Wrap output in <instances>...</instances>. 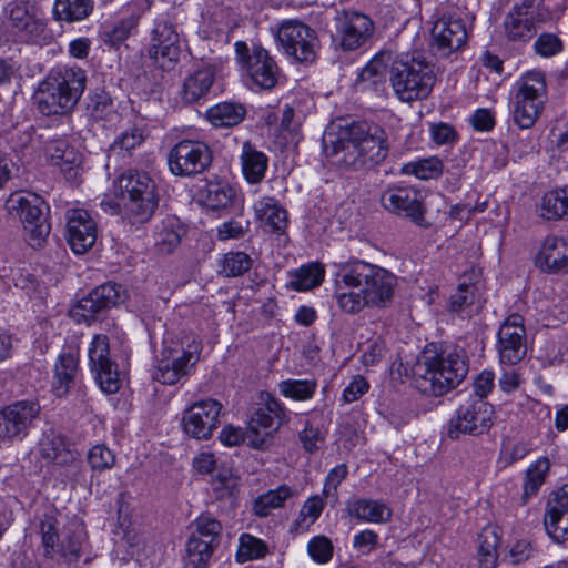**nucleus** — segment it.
<instances>
[{
    "mask_svg": "<svg viewBox=\"0 0 568 568\" xmlns=\"http://www.w3.org/2000/svg\"><path fill=\"white\" fill-rule=\"evenodd\" d=\"M397 284L396 276L375 264L354 260L338 266L334 281V298L338 307L356 314L365 307H386Z\"/></svg>",
    "mask_w": 568,
    "mask_h": 568,
    "instance_id": "obj_1",
    "label": "nucleus"
},
{
    "mask_svg": "<svg viewBox=\"0 0 568 568\" xmlns=\"http://www.w3.org/2000/svg\"><path fill=\"white\" fill-rule=\"evenodd\" d=\"M325 153L338 156L337 162L356 170L372 169L388 154L385 131L376 124L353 122L341 129L339 134L328 133L323 139Z\"/></svg>",
    "mask_w": 568,
    "mask_h": 568,
    "instance_id": "obj_2",
    "label": "nucleus"
},
{
    "mask_svg": "<svg viewBox=\"0 0 568 568\" xmlns=\"http://www.w3.org/2000/svg\"><path fill=\"white\" fill-rule=\"evenodd\" d=\"M468 365L463 353L442 355L424 353L413 367L417 390L428 396H442L457 387L466 377Z\"/></svg>",
    "mask_w": 568,
    "mask_h": 568,
    "instance_id": "obj_3",
    "label": "nucleus"
},
{
    "mask_svg": "<svg viewBox=\"0 0 568 568\" xmlns=\"http://www.w3.org/2000/svg\"><path fill=\"white\" fill-rule=\"evenodd\" d=\"M87 82L80 68H64L43 80L33 95L34 104L43 115L65 114L79 102Z\"/></svg>",
    "mask_w": 568,
    "mask_h": 568,
    "instance_id": "obj_4",
    "label": "nucleus"
},
{
    "mask_svg": "<svg viewBox=\"0 0 568 568\" xmlns=\"http://www.w3.org/2000/svg\"><path fill=\"white\" fill-rule=\"evenodd\" d=\"M115 196L119 203L116 206L131 223L143 224L148 222L158 207V194L155 182L145 172L128 170L122 173L115 182Z\"/></svg>",
    "mask_w": 568,
    "mask_h": 568,
    "instance_id": "obj_5",
    "label": "nucleus"
},
{
    "mask_svg": "<svg viewBox=\"0 0 568 568\" xmlns=\"http://www.w3.org/2000/svg\"><path fill=\"white\" fill-rule=\"evenodd\" d=\"M201 351L202 344L194 335L180 339L166 336L152 371L153 379L164 385L178 383L196 364Z\"/></svg>",
    "mask_w": 568,
    "mask_h": 568,
    "instance_id": "obj_6",
    "label": "nucleus"
},
{
    "mask_svg": "<svg viewBox=\"0 0 568 568\" xmlns=\"http://www.w3.org/2000/svg\"><path fill=\"white\" fill-rule=\"evenodd\" d=\"M388 80L396 98L406 103L426 99L435 84L433 68L415 58H397L388 70Z\"/></svg>",
    "mask_w": 568,
    "mask_h": 568,
    "instance_id": "obj_7",
    "label": "nucleus"
},
{
    "mask_svg": "<svg viewBox=\"0 0 568 568\" xmlns=\"http://www.w3.org/2000/svg\"><path fill=\"white\" fill-rule=\"evenodd\" d=\"M511 116L520 129H530L541 115L547 101V84L541 71H529L517 81Z\"/></svg>",
    "mask_w": 568,
    "mask_h": 568,
    "instance_id": "obj_8",
    "label": "nucleus"
},
{
    "mask_svg": "<svg viewBox=\"0 0 568 568\" xmlns=\"http://www.w3.org/2000/svg\"><path fill=\"white\" fill-rule=\"evenodd\" d=\"M7 210L11 215L20 219L24 230L29 234V244L39 247L50 233V223L44 201L33 193H12L6 202Z\"/></svg>",
    "mask_w": 568,
    "mask_h": 568,
    "instance_id": "obj_9",
    "label": "nucleus"
},
{
    "mask_svg": "<svg viewBox=\"0 0 568 568\" xmlns=\"http://www.w3.org/2000/svg\"><path fill=\"white\" fill-rule=\"evenodd\" d=\"M40 534L45 555L52 556L58 552L68 562L79 559L85 538L84 527L81 523L70 521L58 534L57 520L51 516H44L40 521Z\"/></svg>",
    "mask_w": 568,
    "mask_h": 568,
    "instance_id": "obj_10",
    "label": "nucleus"
},
{
    "mask_svg": "<svg viewBox=\"0 0 568 568\" xmlns=\"http://www.w3.org/2000/svg\"><path fill=\"white\" fill-rule=\"evenodd\" d=\"M262 406L252 414L247 428L246 438L254 448H263L268 444L273 434L286 422L287 414L282 403L270 394H262Z\"/></svg>",
    "mask_w": 568,
    "mask_h": 568,
    "instance_id": "obj_11",
    "label": "nucleus"
},
{
    "mask_svg": "<svg viewBox=\"0 0 568 568\" xmlns=\"http://www.w3.org/2000/svg\"><path fill=\"white\" fill-rule=\"evenodd\" d=\"M212 163V150L203 141L184 139L174 144L168 154V165L176 176H195Z\"/></svg>",
    "mask_w": 568,
    "mask_h": 568,
    "instance_id": "obj_12",
    "label": "nucleus"
},
{
    "mask_svg": "<svg viewBox=\"0 0 568 568\" xmlns=\"http://www.w3.org/2000/svg\"><path fill=\"white\" fill-rule=\"evenodd\" d=\"M493 406L481 398H469L462 404L447 426V436L458 439L462 435L478 436L493 425Z\"/></svg>",
    "mask_w": 568,
    "mask_h": 568,
    "instance_id": "obj_13",
    "label": "nucleus"
},
{
    "mask_svg": "<svg viewBox=\"0 0 568 568\" xmlns=\"http://www.w3.org/2000/svg\"><path fill=\"white\" fill-rule=\"evenodd\" d=\"M186 542L185 568H205L217 546L222 525L211 516L202 515L193 523Z\"/></svg>",
    "mask_w": 568,
    "mask_h": 568,
    "instance_id": "obj_14",
    "label": "nucleus"
},
{
    "mask_svg": "<svg viewBox=\"0 0 568 568\" xmlns=\"http://www.w3.org/2000/svg\"><path fill=\"white\" fill-rule=\"evenodd\" d=\"M235 52L239 62L254 85L263 90H271L278 83L281 71L267 50L254 47L250 52L245 42L237 41Z\"/></svg>",
    "mask_w": 568,
    "mask_h": 568,
    "instance_id": "obj_15",
    "label": "nucleus"
},
{
    "mask_svg": "<svg viewBox=\"0 0 568 568\" xmlns=\"http://www.w3.org/2000/svg\"><path fill=\"white\" fill-rule=\"evenodd\" d=\"M276 38L284 52L300 62H311L316 57L318 39L316 32L298 20L284 21Z\"/></svg>",
    "mask_w": 568,
    "mask_h": 568,
    "instance_id": "obj_16",
    "label": "nucleus"
},
{
    "mask_svg": "<svg viewBox=\"0 0 568 568\" xmlns=\"http://www.w3.org/2000/svg\"><path fill=\"white\" fill-rule=\"evenodd\" d=\"M333 40L342 50L354 51L361 48L373 34L371 18L357 11H336Z\"/></svg>",
    "mask_w": 568,
    "mask_h": 568,
    "instance_id": "obj_17",
    "label": "nucleus"
},
{
    "mask_svg": "<svg viewBox=\"0 0 568 568\" xmlns=\"http://www.w3.org/2000/svg\"><path fill=\"white\" fill-rule=\"evenodd\" d=\"M496 348L503 365H516L527 354V337L524 318L519 314L508 316L497 333Z\"/></svg>",
    "mask_w": 568,
    "mask_h": 568,
    "instance_id": "obj_18",
    "label": "nucleus"
},
{
    "mask_svg": "<svg viewBox=\"0 0 568 568\" xmlns=\"http://www.w3.org/2000/svg\"><path fill=\"white\" fill-rule=\"evenodd\" d=\"M381 204L388 212L404 216L418 226L428 225L420 192L415 187L389 186L382 193Z\"/></svg>",
    "mask_w": 568,
    "mask_h": 568,
    "instance_id": "obj_19",
    "label": "nucleus"
},
{
    "mask_svg": "<svg viewBox=\"0 0 568 568\" xmlns=\"http://www.w3.org/2000/svg\"><path fill=\"white\" fill-rule=\"evenodd\" d=\"M148 57L162 70H172L180 57L179 36L174 26L166 20L155 22L151 31Z\"/></svg>",
    "mask_w": 568,
    "mask_h": 568,
    "instance_id": "obj_20",
    "label": "nucleus"
},
{
    "mask_svg": "<svg viewBox=\"0 0 568 568\" xmlns=\"http://www.w3.org/2000/svg\"><path fill=\"white\" fill-rule=\"evenodd\" d=\"M36 400H18L0 412V438L22 439L40 414Z\"/></svg>",
    "mask_w": 568,
    "mask_h": 568,
    "instance_id": "obj_21",
    "label": "nucleus"
},
{
    "mask_svg": "<svg viewBox=\"0 0 568 568\" xmlns=\"http://www.w3.org/2000/svg\"><path fill=\"white\" fill-rule=\"evenodd\" d=\"M222 405L215 399H205L187 407L182 417L183 430L195 439H207L216 429Z\"/></svg>",
    "mask_w": 568,
    "mask_h": 568,
    "instance_id": "obj_22",
    "label": "nucleus"
},
{
    "mask_svg": "<svg viewBox=\"0 0 568 568\" xmlns=\"http://www.w3.org/2000/svg\"><path fill=\"white\" fill-rule=\"evenodd\" d=\"M109 338L105 335H95L89 348L91 369L95 374V381L106 394H114L120 389L121 379L118 366L109 357Z\"/></svg>",
    "mask_w": 568,
    "mask_h": 568,
    "instance_id": "obj_23",
    "label": "nucleus"
},
{
    "mask_svg": "<svg viewBox=\"0 0 568 568\" xmlns=\"http://www.w3.org/2000/svg\"><path fill=\"white\" fill-rule=\"evenodd\" d=\"M120 288V285L110 282L95 287L72 308V317L78 322L94 320L97 315L118 304Z\"/></svg>",
    "mask_w": 568,
    "mask_h": 568,
    "instance_id": "obj_24",
    "label": "nucleus"
},
{
    "mask_svg": "<svg viewBox=\"0 0 568 568\" xmlns=\"http://www.w3.org/2000/svg\"><path fill=\"white\" fill-rule=\"evenodd\" d=\"M97 224L88 211L72 209L67 213V240L75 254L88 252L97 241Z\"/></svg>",
    "mask_w": 568,
    "mask_h": 568,
    "instance_id": "obj_25",
    "label": "nucleus"
},
{
    "mask_svg": "<svg viewBox=\"0 0 568 568\" xmlns=\"http://www.w3.org/2000/svg\"><path fill=\"white\" fill-rule=\"evenodd\" d=\"M467 40V31L460 19L443 17L432 29V48L440 57L460 49Z\"/></svg>",
    "mask_w": 568,
    "mask_h": 568,
    "instance_id": "obj_26",
    "label": "nucleus"
},
{
    "mask_svg": "<svg viewBox=\"0 0 568 568\" xmlns=\"http://www.w3.org/2000/svg\"><path fill=\"white\" fill-rule=\"evenodd\" d=\"M537 9L530 0L515 6L505 17V36L511 41L530 40L537 32Z\"/></svg>",
    "mask_w": 568,
    "mask_h": 568,
    "instance_id": "obj_27",
    "label": "nucleus"
},
{
    "mask_svg": "<svg viewBox=\"0 0 568 568\" xmlns=\"http://www.w3.org/2000/svg\"><path fill=\"white\" fill-rule=\"evenodd\" d=\"M536 265L549 274H567L568 242L561 236H547L536 256Z\"/></svg>",
    "mask_w": 568,
    "mask_h": 568,
    "instance_id": "obj_28",
    "label": "nucleus"
},
{
    "mask_svg": "<svg viewBox=\"0 0 568 568\" xmlns=\"http://www.w3.org/2000/svg\"><path fill=\"white\" fill-rule=\"evenodd\" d=\"M8 18L11 32L22 41H29L43 31L44 23L37 17L33 7L28 3H10Z\"/></svg>",
    "mask_w": 568,
    "mask_h": 568,
    "instance_id": "obj_29",
    "label": "nucleus"
},
{
    "mask_svg": "<svg viewBox=\"0 0 568 568\" xmlns=\"http://www.w3.org/2000/svg\"><path fill=\"white\" fill-rule=\"evenodd\" d=\"M45 154L53 166H57L68 179L75 176V170L81 163V154L65 140L50 141L45 145Z\"/></svg>",
    "mask_w": 568,
    "mask_h": 568,
    "instance_id": "obj_30",
    "label": "nucleus"
},
{
    "mask_svg": "<svg viewBox=\"0 0 568 568\" xmlns=\"http://www.w3.org/2000/svg\"><path fill=\"white\" fill-rule=\"evenodd\" d=\"M256 217L267 231L283 234L287 227V212L271 196H265L254 204Z\"/></svg>",
    "mask_w": 568,
    "mask_h": 568,
    "instance_id": "obj_31",
    "label": "nucleus"
},
{
    "mask_svg": "<svg viewBox=\"0 0 568 568\" xmlns=\"http://www.w3.org/2000/svg\"><path fill=\"white\" fill-rule=\"evenodd\" d=\"M184 230L179 220L168 217L156 224L154 230V248L158 254L169 255L179 247Z\"/></svg>",
    "mask_w": 568,
    "mask_h": 568,
    "instance_id": "obj_32",
    "label": "nucleus"
},
{
    "mask_svg": "<svg viewBox=\"0 0 568 568\" xmlns=\"http://www.w3.org/2000/svg\"><path fill=\"white\" fill-rule=\"evenodd\" d=\"M201 202L211 211H224L237 201L236 191L227 183L209 182L200 191Z\"/></svg>",
    "mask_w": 568,
    "mask_h": 568,
    "instance_id": "obj_33",
    "label": "nucleus"
},
{
    "mask_svg": "<svg viewBox=\"0 0 568 568\" xmlns=\"http://www.w3.org/2000/svg\"><path fill=\"white\" fill-rule=\"evenodd\" d=\"M351 516L361 521L383 524L390 519L392 510L379 500L369 498H357L348 504Z\"/></svg>",
    "mask_w": 568,
    "mask_h": 568,
    "instance_id": "obj_34",
    "label": "nucleus"
},
{
    "mask_svg": "<svg viewBox=\"0 0 568 568\" xmlns=\"http://www.w3.org/2000/svg\"><path fill=\"white\" fill-rule=\"evenodd\" d=\"M241 162L244 178L248 183L257 184L264 179L268 158L250 142H245L242 146Z\"/></svg>",
    "mask_w": 568,
    "mask_h": 568,
    "instance_id": "obj_35",
    "label": "nucleus"
},
{
    "mask_svg": "<svg viewBox=\"0 0 568 568\" xmlns=\"http://www.w3.org/2000/svg\"><path fill=\"white\" fill-rule=\"evenodd\" d=\"M41 456L53 462L60 466H65L74 463L79 458V453L70 449L67 445L65 438L61 435H48L40 444Z\"/></svg>",
    "mask_w": 568,
    "mask_h": 568,
    "instance_id": "obj_36",
    "label": "nucleus"
},
{
    "mask_svg": "<svg viewBox=\"0 0 568 568\" xmlns=\"http://www.w3.org/2000/svg\"><path fill=\"white\" fill-rule=\"evenodd\" d=\"M214 82V71L211 67H204L190 74L183 83L182 98L187 103H193L204 98Z\"/></svg>",
    "mask_w": 568,
    "mask_h": 568,
    "instance_id": "obj_37",
    "label": "nucleus"
},
{
    "mask_svg": "<svg viewBox=\"0 0 568 568\" xmlns=\"http://www.w3.org/2000/svg\"><path fill=\"white\" fill-rule=\"evenodd\" d=\"M78 373V358L71 353L59 356L54 367V381L52 387L58 396H63L74 384Z\"/></svg>",
    "mask_w": 568,
    "mask_h": 568,
    "instance_id": "obj_38",
    "label": "nucleus"
},
{
    "mask_svg": "<svg viewBox=\"0 0 568 568\" xmlns=\"http://www.w3.org/2000/svg\"><path fill=\"white\" fill-rule=\"evenodd\" d=\"M93 10V0H55L53 17L58 21L75 22L89 17Z\"/></svg>",
    "mask_w": 568,
    "mask_h": 568,
    "instance_id": "obj_39",
    "label": "nucleus"
},
{
    "mask_svg": "<svg viewBox=\"0 0 568 568\" xmlns=\"http://www.w3.org/2000/svg\"><path fill=\"white\" fill-rule=\"evenodd\" d=\"M246 114L242 104L223 102L207 111V119L214 126H234L240 124Z\"/></svg>",
    "mask_w": 568,
    "mask_h": 568,
    "instance_id": "obj_40",
    "label": "nucleus"
},
{
    "mask_svg": "<svg viewBox=\"0 0 568 568\" xmlns=\"http://www.w3.org/2000/svg\"><path fill=\"white\" fill-rule=\"evenodd\" d=\"M540 215L546 220H558L568 216V190H552L541 199Z\"/></svg>",
    "mask_w": 568,
    "mask_h": 568,
    "instance_id": "obj_41",
    "label": "nucleus"
},
{
    "mask_svg": "<svg viewBox=\"0 0 568 568\" xmlns=\"http://www.w3.org/2000/svg\"><path fill=\"white\" fill-rule=\"evenodd\" d=\"M324 267L321 263L301 266L291 274L290 287L295 291L312 290L323 282Z\"/></svg>",
    "mask_w": 568,
    "mask_h": 568,
    "instance_id": "obj_42",
    "label": "nucleus"
},
{
    "mask_svg": "<svg viewBox=\"0 0 568 568\" xmlns=\"http://www.w3.org/2000/svg\"><path fill=\"white\" fill-rule=\"evenodd\" d=\"M443 172V163L436 156H429L405 163L400 168L404 175H414L419 180L437 179Z\"/></svg>",
    "mask_w": 568,
    "mask_h": 568,
    "instance_id": "obj_43",
    "label": "nucleus"
},
{
    "mask_svg": "<svg viewBox=\"0 0 568 568\" xmlns=\"http://www.w3.org/2000/svg\"><path fill=\"white\" fill-rule=\"evenodd\" d=\"M550 469V463L548 458L540 457L534 464L529 466L526 471V479L524 483V495L523 499L526 501L530 497L537 495L540 487L544 485L546 476Z\"/></svg>",
    "mask_w": 568,
    "mask_h": 568,
    "instance_id": "obj_44",
    "label": "nucleus"
},
{
    "mask_svg": "<svg viewBox=\"0 0 568 568\" xmlns=\"http://www.w3.org/2000/svg\"><path fill=\"white\" fill-rule=\"evenodd\" d=\"M293 496V491L288 486H281L272 489L254 501V513L258 517H266L272 509L281 508L285 500Z\"/></svg>",
    "mask_w": 568,
    "mask_h": 568,
    "instance_id": "obj_45",
    "label": "nucleus"
},
{
    "mask_svg": "<svg viewBox=\"0 0 568 568\" xmlns=\"http://www.w3.org/2000/svg\"><path fill=\"white\" fill-rule=\"evenodd\" d=\"M499 537L493 528H485L479 536L478 568H495Z\"/></svg>",
    "mask_w": 568,
    "mask_h": 568,
    "instance_id": "obj_46",
    "label": "nucleus"
},
{
    "mask_svg": "<svg viewBox=\"0 0 568 568\" xmlns=\"http://www.w3.org/2000/svg\"><path fill=\"white\" fill-rule=\"evenodd\" d=\"M283 396L295 400H307L313 397L317 383L313 379H286L280 383Z\"/></svg>",
    "mask_w": 568,
    "mask_h": 568,
    "instance_id": "obj_47",
    "label": "nucleus"
},
{
    "mask_svg": "<svg viewBox=\"0 0 568 568\" xmlns=\"http://www.w3.org/2000/svg\"><path fill=\"white\" fill-rule=\"evenodd\" d=\"M116 506L119 514V524L123 528L124 535L123 540L128 545V552L130 556L138 554L140 545L142 544V537L134 530H130L129 527L124 528L129 517V507L125 501V495L119 494L116 497Z\"/></svg>",
    "mask_w": 568,
    "mask_h": 568,
    "instance_id": "obj_48",
    "label": "nucleus"
},
{
    "mask_svg": "<svg viewBox=\"0 0 568 568\" xmlns=\"http://www.w3.org/2000/svg\"><path fill=\"white\" fill-rule=\"evenodd\" d=\"M267 552L266 544L248 534H243L240 537V544L236 552L239 562H246L250 560L262 558Z\"/></svg>",
    "mask_w": 568,
    "mask_h": 568,
    "instance_id": "obj_49",
    "label": "nucleus"
},
{
    "mask_svg": "<svg viewBox=\"0 0 568 568\" xmlns=\"http://www.w3.org/2000/svg\"><path fill=\"white\" fill-rule=\"evenodd\" d=\"M475 300V286L473 284L460 283L455 294L450 296L449 308L463 317H470V308Z\"/></svg>",
    "mask_w": 568,
    "mask_h": 568,
    "instance_id": "obj_50",
    "label": "nucleus"
},
{
    "mask_svg": "<svg viewBox=\"0 0 568 568\" xmlns=\"http://www.w3.org/2000/svg\"><path fill=\"white\" fill-rule=\"evenodd\" d=\"M252 266V258L244 252H229L224 255L221 273L227 277H235L247 272Z\"/></svg>",
    "mask_w": 568,
    "mask_h": 568,
    "instance_id": "obj_51",
    "label": "nucleus"
},
{
    "mask_svg": "<svg viewBox=\"0 0 568 568\" xmlns=\"http://www.w3.org/2000/svg\"><path fill=\"white\" fill-rule=\"evenodd\" d=\"M138 26V17L130 16L121 19L111 28L104 30L103 40L111 45H119L129 38Z\"/></svg>",
    "mask_w": 568,
    "mask_h": 568,
    "instance_id": "obj_52",
    "label": "nucleus"
},
{
    "mask_svg": "<svg viewBox=\"0 0 568 568\" xmlns=\"http://www.w3.org/2000/svg\"><path fill=\"white\" fill-rule=\"evenodd\" d=\"M325 503L322 497L315 495L310 497L302 506L295 525L298 529H307L321 516Z\"/></svg>",
    "mask_w": 568,
    "mask_h": 568,
    "instance_id": "obj_53",
    "label": "nucleus"
},
{
    "mask_svg": "<svg viewBox=\"0 0 568 568\" xmlns=\"http://www.w3.org/2000/svg\"><path fill=\"white\" fill-rule=\"evenodd\" d=\"M248 230L250 221L242 213H239L236 216L219 226L217 237L221 241L241 239L248 232Z\"/></svg>",
    "mask_w": 568,
    "mask_h": 568,
    "instance_id": "obj_54",
    "label": "nucleus"
},
{
    "mask_svg": "<svg viewBox=\"0 0 568 568\" xmlns=\"http://www.w3.org/2000/svg\"><path fill=\"white\" fill-rule=\"evenodd\" d=\"M88 462L93 470L103 471L113 467L115 456L105 445H95L88 453Z\"/></svg>",
    "mask_w": 568,
    "mask_h": 568,
    "instance_id": "obj_55",
    "label": "nucleus"
},
{
    "mask_svg": "<svg viewBox=\"0 0 568 568\" xmlns=\"http://www.w3.org/2000/svg\"><path fill=\"white\" fill-rule=\"evenodd\" d=\"M385 57L389 58V54L382 53L374 57L361 71L359 80L373 84L381 82L386 70Z\"/></svg>",
    "mask_w": 568,
    "mask_h": 568,
    "instance_id": "obj_56",
    "label": "nucleus"
},
{
    "mask_svg": "<svg viewBox=\"0 0 568 568\" xmlns=\"http://www.w3.org/2000/svg\"><path fill=\"white\" fill-rule=\"evenodd\" d=\"M544 525L548 535L557 542L568 539V514L545 516Z\"/></svg>",
    "mask_w": 568,
    "mask_h": 568,
    "instance_id": "obj_57",
    "label": "nucleus"
},
{
    "mask_svg": "<svg viewBox=\"0 0 568 568\" xmlns=\"http://www.w3.org/2000/svg\"><path fill=\"white\" fill-rule=\"evenodd\" d=\"M564 513L568 514V484L549 495L545 516H558Z\"/></svg>",
    "mask_w": 568,
    "mask_h": 568,
    "instance_id": "obj_58",
    "label": "nucleus"
},
{
    "mask_svg": "<svg viewBox=\"0 0 568 568\" xmlns=\"http://www.w3.org/2000/svg\"><path fill=\"white\" fill-rule=\"evenodd\" d=\"M91 114L95 119H103L113 111V100L104 90H97L89 104Z\"/></svg>",
    "mask_w": 568,
    "mask_h": 568,
    "instance_id": "obj_59",
    "label": "nucleus"
},
{
    "mask_svg": "<svg viewBox=\"0 0 568 568\" xmlns=\"http://www.w3.org/2000/svg\"><path fill=\"white\" fill-rule=\"evenodd\" d=\"M310 556L317 562L325 564L333 556V546L328 538L318 536L313 538L307 546Z\"/></svg>",
    "mask_w": 568,
    "mask_h": 568,
    "instance_id": "obj_60",
    "label": "nucleus"
},
{
    "mask_svg": "<svg viewBox=\"0 0 568 568\" xmlns=\"http://www.w3.org/2000/svg\"><path fill=\"white\" fill-rule=\"evenodd\" d=\"M213 489L219 494V497L231 496L239 486V478L233 475L229 469L221 470L214 477Z\"/></svg>",
    "mask_w": 568,
    "mask_h": 568,
    "instance_id": "obj_61",
    "label": "nucleus"
},
{
    "mask_svg": "<svg viewBox=\"0 0 568 568\" xmlns=\"http://www.w3.org/2000/svg\"><path fill=\"white\" fill-rule=\"evenodd\" d=\"M535 50L541 57H551L562 50V43L557 36L542 33L535 42Z\"/></svg>",
    "mask_w": 568,
    "mask_h": 568,
    "instance_id": "obj_62",
    "label": "nucleus"
},
{
    "mask_svg": "<svg viewBox=\"0 0 568 568\" xmlns=\"http://www.w3.org/2000/svg\"><path fill=\"white\" fill-rule=\"evenodd\" d=\"M379 540V536L372 529H365L354 536L353 547L363 554L373 551Z\"/></svg>",
    "mask_w": 568,
    "mask_h": 568,
    "instance_id": "obj_63",
    "label": "nucleus"
},
{
    "mask_svg": "<svg viewBox=\"0 0 568 568\" xmlns=\"http://www.w3.org/2000/svg\"><path fill=\"white\" fill-rule=\"evenodd\" d=\"M433 141L438 145L452 144L457 138L455 129L447 123H434L430 125Z\"/></svg>",
    "mask_w": 568,
    "mask_h": 568,
    "instance_id": "obj_64",
    "label": "nucleus"
}]
</instances>
